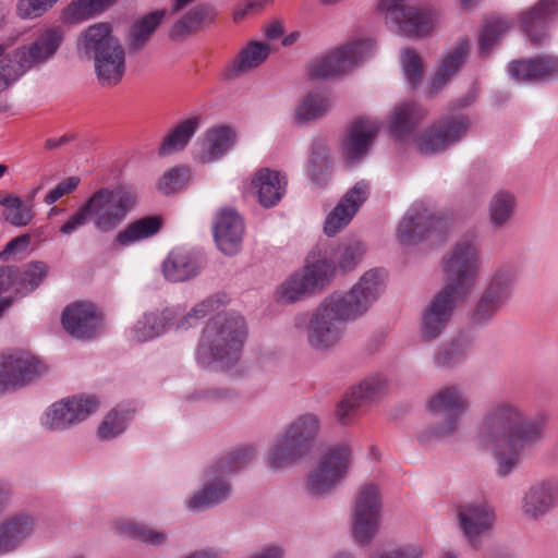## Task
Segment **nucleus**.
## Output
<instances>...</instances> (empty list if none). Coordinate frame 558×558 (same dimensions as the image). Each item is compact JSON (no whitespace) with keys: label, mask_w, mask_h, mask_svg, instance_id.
Returning <instances> with one entry per match:
<instances>
[{"label":"nucleus","mask_w":558,"mask_h":558,"mask_svg":"<svg viewBox=\"0 0 558 558\" xmlns=\"http://www.w3.org/2000/svg\"><path fill=\"white\" fill-rule=\"evenodd\" d=\"M470 120L465 116L441 117L415 137L420 154L434 156L460 143L468 134Z\"/></svg>","instance_id":"10"},{"label":"nucleus","mask_w":558,"mask_h":558,"mask_svg":"<svg viewBox=\"0 0 558 558\" xmlns=\"http://www.w3.org/2000/svg\"><path fill=\"white\" fill-rule=\"evenodd\" d=\"M352 464L351 448L347 444L326 447L316 458L304 481V489L312 497H326L347 478Z\"/></svg>","instance_id":"7"},{"label":"nucleus","mask_w":558,"mask_h":558,"mask_svg":"<svg viewBox=\"0 0 558 558\" xmlns=\"http://www.w3.org/2000/svg\"><path fill=\"white\" fill-rule=\"evenodd\" d=\"M251 446L233 449L213 462L206 470V482L187 500L192 511H203L226 501L231 495V486L227 475L245 468L254 458Z\"/></svg>","instance_id":"5"},{"label":"nucleus","mask_w":558,"mask_h":558,"mask_svg":"<svg viewBox=\"0 0 558 558\" xmlns=\"http://www.w3.org/2000/svg\"><path fill=\"white\" fill-rule=\"evenodd\" d=\"M63 39L64 33L60 26L47 27L38 32L31 43L22 45L11 52L27 73L34 69H41L52 60Z\"/></svg>","instance_id":"14"},{"label":"nucleus","mask_w":558,"mask_h":558,"mask_svg":"<svg viewBox=\"0 0 558 558\" xmlns=\"http://www.w3.org/2000/svg\"><path fill=\"white\" fill-rule=\"evenodd\" d=\"M512 24L505 17H492L486 21L480 37V50L483 54L498 44L500 38L511 28Z\"/></svg>","instance_id":"51"},{"label":"nucleus","mask_w":558,"mask_h":558,"mask_svg":"<svg viewBox=\"0 0 558 558\" xmlns=\"http://www.w3.org/2000/svg\"><path fill=\"white\" fill-rule=\"evenodd\" d=\"M459 527L468 544L477 549L496 521L494 507L486 500L471 501L458 509Z\"/></svg>","instance_id":"16"},{"label":"nucleus","mask_w":558,"mask_h":558,"mask_svg":"<svg viewBox=\"0 0 558 558\" xmlns=\"http://www.w3.org/2000/svg\"><path fill=\"white\" fill-rule=\"evenodd\" d=\"M37 519L28 513H16L0 522V556L24 546L36 533Z\"/></svg>","instance_id":"23"},{"label":"nucleus","mask_w":558,"mask_h":558,"mask_svg":"<svg viewBox=\"0 0 558 558\" xmlns=\"http://www.w3.org/2000/svg\"><path fill=\"white\" fill-rule=\"evenodd\" d=\"M234 131L226 125H218L205 132L197 142L195 158L202 163L219 160L235 142Z\"/></svg>","instance_id":"29"},{"label":"nucleus","mask_w":558,"mask_h":558,"mask_svg":"<svg viewBox=\"0 0 558 558\" xmlns=\"http://www.w3.org/2000/svg\"><path fill=\"white\" fill-rule=\"evenodd\" d=\"M442 288L430 301L423 314L422 335L426 340L437 338L446 328L456 305L463 301Z\"/></svg>","instance_id":"21"},{"label":"nucleus","mask_w":558,"mask_h":558,"mask_svg":"<svg viewBox=\"0 0 558 558\" xmlns=\"http://www.w3.org/2000/svg\"><path fill=\"white\" fill-rule=\"evenodd\" d=\"M77 49L92 60L97 81L102 87L118 85L125 73V50L112 35L109 23H96L77 39Z\"/></svg>","instance_id":"4"},{"label":"nucleus","mask_w":558,"mask_h":558,"mask_svg":"<svg viewBox=\"0 0 558 558\" xmlns=\"http://www.w3.org/2000/svg\"><path fill=\"white\" fill-rule=\"evenodd\" d=\"M441 225L436 216L422 202H415L404 214L397 227V238L404 245H413L425 240Z\"/></svg>","instance_id":"19"},{"label":"nucleus","mask_w":558,"mask_h":558,"mask_svg":"<svg viewBox=\"0 0 558 558\" xmlns=\"http://www.w3.org/2000/svg\"><path fill=\"white\" fill-rule=\"evenodd\" d=\"M380 122L372 118H361L349 126L342 142L341 153L348 163L359 162L369 150Z\"/></svg>","instance_id":"20"},{"label":"nucleus","mask_w":558,"mask_h":558,"mask_svg":"<svg viewBox=\"0 0 558 558\" xmlns=\"http://www.w3.org/2000/svg\"><path fill=\"white\" fill-rule=\"evenodd\" d=\"M177 318L174 308L149 312L143 315L130 330L131 340L142 343L153 340L170 328Z\"/></svg>","instance_id":"30"},{"label":"nucleus","mask_w":558,"mask_h":558,"mask_svg":"<svg viewBox=\"0 0 558 558\" xmlns=\"http://www.w3.org/2000/svg\"><path fill=\"white\" fill-rule=\"evenodd\" d=\"M558 17V0H538L520 15L521 26L531 43L541 45L548 38L547 27Z\"/></svg>","instance_id":"26"},{"label":"nucleus","mask_w":558,"mask_h":558,"mask_svg":"<svg viewBox=\"0 0 558 558\" xmlns=\"http://www.w3.org/2000/svg\"><path fill=\"white\" fill-rule=\"evenodd\" d=\"M46 372L32 353L14 350L0 354V389L24 386Z\"/></svg>","instance_id":"15"},{"label":"nucleus","mask_w":558,"mask_h":558,"mask_svg":"<svg viewBox=\"0 0 558 558\" xmlns=\"http://www.w3.org/2000/svg\"><path fill=\"white\" fill-rule=\"evenodd\" d=\"M331 101L323 93L308 94L296 107L294 120L298 124H304L326 114L330 109Z\"/></svg>","instance_id":"45"},{"label":"nucleus","mask_w":558,"mask_h":558,"mask_svg":"<svg viewBox=\"0 0 558 558\" xmlns=\"http://www.w3.org/2000/svg\"><path fill=\"white\" fill-rule=\"evenodd\" d=\"M58 0H19L16 14L24 20L36 19L47 12Z\"/></svg>","instance_id":"62"},{"label":"nucleus","mask_w":558,"mask_h":558,"mask_svg":"<svg viewBox=\"0 0 558 558\" xmlns=\"http://www.w3.org/2000/svg\"><path fill=\"white\" fill-rule=\"evenodd\" d=\"M517 210V197L513 192L505 189L496 191L487 203V220L493 230L507 228Z\"/></svg>","instance_id":"32"},{"label":"nucleus","mask_w":558,"mask_h":558,"mask_svg":"<svg viewBox=\"0 0 558 558\" xmlns=\"http://www.w3.org/2000/svg\"><path fill=\"white\" fill-rule=\"evenodd\" d=\"M65 331L77 339H90L101 326V315L92 303L77 302L65 307L62 314Z\"/></svg>","instance_id":"22"},{"label":"nucleus","mask_w":558,"mask_h":558,"mask_svg":"<svg viewBox=\"0 0 558 558\" xmlns=\"http://www.w3.org/2000/svg\"><path fill=\"white\" fill-rule=\"evenodd\" d=\"M381 520V497L373 483L362 485L355 496L351 532L355 542L369 543L378 533Z\"/></svg>","instance_id":"11"},{"label":"nucleus","mask_w":558,"mask_h":558,"mask_svg":"<svg viewBox=\"0 0 558 558\" xmlns=\"http://www.w3.org/2000/svg\"><path fill=\"white\" fill-rule=\"evenodd\" d=\"M508 72L519 83L555 80L558 78V57L546 54L514 61Z\"/></svg>","instance_id":"28"},{"label":"nucleus","mask_w":558,"mask_h":558,"mask_svg":"<svg viewBox=\"0 0 558 558\" xmlns=\"http://www.w3.org/2000/svg\"><path fill=\"white\" fill-rule=\"evenodd\" d=\"M26 72L21 64L16 61L12 52L8 53L0 61V94L9 89L16 83Z\"/></svg>","instance_id":"57"},{"label":"nucleus","mask_w":558,"mask_h":558,"mask_svg":"<svg viewBox=\"0 0 558 558\" xmlns=\"http://www.w3.org/2000/svg\"><path fill=\"white\" fill-rule=\"evenodd\" d=\"M366 253L365 244L356 239H348L340 242L331 253V262L335 271L347 272L353 270Z\"/></svg>","instance_id":"40"},{"label":"nucleus","mask_w":558,"mask_h":558,"mask_svg":"<svg viewBox=\"0 0 558 558\" xmlns=\"http://www.w3.org/2000/svg\"><path fill=\"white\" fill-rule=\"evenodd\" d=\"M126 420V414L119 413L117 410L111 411L98 428L99 438L110 440L117 437L125 429Z\"/></svg>","instance_id":"60"},{"label":"nucleus","mask_w":558,"mask_h":558,"mask_svg":"<svg viewBox=\"0 0 558 558\" xmlns=\"http://www.w3.org/2000/svg\"><path fill=\"white\" fill-rule=\"evenodd\" d=\"M90 221L89 213L86 204L84 203L68 220L60 227V232L63 235H71Z\"/></svg>","instance_id":"64"},{"label":"nucleus","mask_w":558,"mask_h":558,"mask_svg":"<svg viewBox=\"0 0 558 558\" xmlns=\"http://www.w3.org/2000/svg\"><path fill=\"white\" fill-rule=\"evenodd\" d=\"M384 289L385 272L369 269L350 291L328 294L307 317L296 316L294 325L300 328L306 324V341L313 351L329 352L341 343L347 324L365 315Z\"/></svg>","instance_id":"2"},{"label":"nucleus","mask_w":558,"mask_h":558,"mask_svg":"<svg viewBox=\"0 0 558 558\" xmlns=\"http://www.w3.org/2000/svg\"><path fill=\"white\" fill-rule=\"evenodd\" d=\"M318 432V417L315 414L306 413L296 417L282 434L303 452L307 453Z\"/></svg>","instance_id":"39"},{"label":"nucleus","mask_w":558,"mask_h":558,"mask_svg":"<svg viewBox=\"0 0 558 558\" xmlns=\"http://www.w3.org/2000/svg\"><path fill=\"white\" fill-rule=\"evenodd\" d=\"M162 221L157 216H146L130 222L116 235V243L128 247L157 234Z\"/></svg>","instance_id":"38"},{"label":"nucleus","mask_w":558,"mask_h":558,"mask_svg":"<svg viewBox=\"0 0 558 558\" xmlns=\"http://www.w3.org/2000/svg\"><path fill=\"white\" fill-rule=\"evenodd\" d=\"M199 128L197 117L190 118L178 124L159 147L160 155H170L183 149Z\"/></svg>","instance_id":"42"},{"label":"nucleus","mask_w":558,"mask_h":558,"mask_svg":"<svg viewBox=\"0 0 558 558\" xmlns=\"http://www.w3.org/2000/svg\"><path fill=\"white\" fill-rule=\"evenodd\" d=\"M446 276L445 289L457 298L466 299L473 291L480 277L481 252L473 239L457 241L441 259Z\"/></svg>","instance_id":"6"},{"label":"nucleus","mask_w":558,"mask_h":558,"mask_svg":"<svg viewBox=\"0 0 558 558\" xmlns=\"http://www.w3.org/2000/svg\"><path fill=\"white\" fill-rule=\"evenodd\" d=\"M364 405L352 391L338 403L336 416L341 424H349L356 416L361 407Z\"/></svg>","instance_id":"63"},{"label":"nucleus","mask_w":558,"mask_h":558,"mask_svg":"<svg viewBox=\"0 0 558 558\" xmlns=\"http://www.w3.org/2000/svg\"><path fill=\"white\" fill-rule=\"evenodd\" d=\"M428 116V110L412 100L396 105L389 114L388 129L391 136L400 143L413 138L417 125Z\"/></svg>","instance_id":"25"},{"label":"nucleus","mask_w":558,"mask_h":558,"mask_svg":"<svg viewBox=\"0 0 558 558\" xmlns=\"http://www.w3.org/2000/svg\"><path fill=\"white\" fill-rule=\"evenodd\" d=\"M199 269L198 258L184 248L172 250L162 264L165 277L172 282L187 280L196 276Z\"/></svg>","instance_id":"33"},{"label":"nucleus","mask_w":558,"mask_h":558,"mask_svg":"<svg viewBox=\"0 0 558 558\" xmlns=\"http://www.w3.org/2000/svg\"><path fill=\"white\" fill-rule=\"evenodd\" d=\"M558 507V477L548 476L532 483L523 493L520 510L530 521H538Z\"/></svg>","instance_id":"18"},{"label":"nucleus","mask_w":558,"mask_h":558,"mask_svg":"<svg viewBox=\"0 0 558 558\" xmlns=\"http://www.w3.org/2000/svg\"><path fill=\"white\" fill-rule=\"evenodd\" d=\"M227 302L226 295H213L197 303L181 320L178 323V329H187L195 326L207 315L218 311Z\"/></svg>","instance_id":"50"},{"label":"nucleus","mask_w":558,"mask_h":558,"mask_svg":"<svg viewBox=\"0 0 558 558\" xmlns=\"http://www.w3.org/2000/svg\"><path fill=\"white\" fill-rule=\"evenodd\" d=\"M121 530L130 537L150 545H160L167 539L163 532L155 531L142 523L126 522L122 524Z\"/></svg>","instance_id":"56"},{"label":"nucleus","mask_w":558,"mask_h":558,"mask_svg":"<svg viewBox=\"0 0 558 558\" xmlns=\"http://www.w3.org/2000/svg\"><path fill=\"white\" fill-rule=\"evenodd\" d=\"M470 52L469 43L460 40L441 60L430 82L429 94L438 93L462 68Z\"/></svg>","instance_id":"36"},{"label":"nucleus","mask_w":558,"mask_h":558,"mask_svg":"<svg viewBox=\"0 0 558 558\" xmlns=\"http://www.w3.org/2000/svg\"><path fill=\"white\" fill-rule=\"evenodd\" d=\"M330 171V149L323 141H315L311 148L307 173L313 182L322 185L325 183Z\"/></svg>","instance_id":"43"},{"label":"nucleus","mask_w":558,"mask_h":558,"mask_svg":"<svg viewBox=\"0 0 558 558\" xmlns=\"http://www.w3.org/2000/svg\"><path fill=\"white\" fill-rule=\"evenodd\" d=\"M116 1L117 0H76L65 8L62 19L66 23L75 24L102 12Z\"/></svg>","instance_id":"46"},{"label":"nucleus","mask_w":558,"mask_h":558,"mask_svg":"<svg viewBox=\"0 0 558 558\" xmlns=\"http://www.w3.org/2000/svg\"><path fill=\"white\" fill-rule=\"evenodd\" d=\"M379 8L388 26L399 35L421 38L436 27V14L425 7L407 4L404 0H380Z\"/></svg>","instance_id":"9"},{"label":"nucleus","mask_w":558,"mask_h":558,"mask_svg":"<svg viewBox=\"0 0 558 558\" xmlns=\"http://www.w3.org/2000/svg\"><path fill=\"white\" fill-rule=\"evenodd\" d=\"M471 351V341L465 337H458L450 343L441 347L434 355L436 367H453L463 362Z\"/></svg>","instance_id":"44"},{"label":"nucleus","mask_w":558,"mask_h":558,"mask_svg":"<svg viewBox=\"0 0 558 558\" xmlns=\"http://www.w3.org/2000/svg\"><path fill=\"white\" fill-rule=\"evenodd\" d=\"M58 0H19L16 14L24 20L36 19L47 12Z\"/></svg>","instance_id":"61"},{"label":"nucleus","mask_w":558,"mask_h":558,"mask_svg":"<svg viewBox=\"0 0 558 558\" xmlns=\"http://www.w3.org/2000/svg\"><path fill=\"white\" fill-rule=\"evenodd\" d=\"M300 274L313 294L324 290L336 275L332 263L315 251L308 254Z\"/></svg>","instance_id":"34"},{"label":"nucleus","mask_w":558,"mask_h":558,"mask_svg":"<svg viewBox=\"0 0 558 558\" xmlns=\"http://www.w3.org/2000/svg\"><path fill=\"white\" fill-rule=\"evenodd\" d=\"M244 235V223L239 214L231 208L221 209L214 222V238L218 248L227 255L235 254Z\"/></svg>","instance_id":"27"},{"label":"nucleus","mask_w":558,"mask_h":558,"mask_svg":"<svg viewBox=\"0 0 558 558\" xmlns=\"http://www.w3.org/2000/svg\"><path fill=\"white\" fill-rule=\"evenodd\" d=\"M518 277L519 270L515 265L510 263L499 264L493 269L483 292L505 305L513 294Z\"/></svg>","instance_id":"35"},{"label":"nucleus","mask_w":558,"mask_h":558,"mask_svg":"<svg viewBox=\"0 0 558 558\" xmlns=\"http://www.w3.org/2000/svg\"><path fill=\"white\" fill-rule=\"evenodd\" d=\"M549 420L547 412L527 416L513 400L493 402L478 426L477 446L494 457L496 474L507 477L519 466L522 451L544 439Z\"/></svg>","instance_id":"1"},{"label":"nucleus","mask_w":558,"mask_h":558,"mask_svg":"<svg viewBox=\"0 0 558 558\" xmlns=\"http://www.w3.org/2000/svg\"><path fill=\"white\" fill-rule=\"evenodd\" d=\"M209 11L203 7H196L178 21L172 31L171 37L178 38L195 32L208 17Z\"/></svg>","instance_id":"55"},{"label":"nucleus","mask_w":558,"mask_h":558,"mask_svg":"<svg viewBox=\"0 0 558 558\" xmlns=\"http://www.w3.org/2000/svg\"><path fill=\"white\" fill-rule=\"evenodd\" d=\"M190 180V171L185 168H173L166 172L158 183V189L165 194L182 190Z\"/></svg>","instance_id":"59"},{"label":"nucleus","mask_w":558,"mask_h":558,"mask_svg":"<svg viewBox=\"0 0 558 558\" xmlns=\"http://www.w3.org/2000/svg\"><path fill=\"white\" fill-rule=\"evenodd\" d=\"M47 265L43 262H33L27 264L22 271L16 269V283H14V293L16 295H26L33 292L47 275Z\"/></svg>","instance_id":"48"},{"label":"nucleus","mask_w":558,"mask_h":558,"mask_svg":"<svg viewBox=\"0 0 558 558\" xmlns=\"http://www.w3.org/2000/svg\"><path fill=\"white\" fill-rule=\"evenodd\" d=\"M0 205L5 208L4 220L15 227L27 226L34 217L31 205L13 194H0Z\"/></svg>","instance_id":"47"},{"label":"nucleus","mask_w":558,"mask_h":558,"mask_svg":"<svg viewBox=\"0 0 558 558\" xmlns=\"http://www.w3.org/2000/svg\"><path fill=\"white\" fill-rule=\"evenodd\" d=\"M386 390L387 380L380 375H372L351 389L363 404L379 398Z\"/></svg>","instance_id":"53"},{"label":"nucleus","mask_w":558,"mask_h":558,"mask_svg":"<svg viewBox=\"0 0 558 558\" xmlns=\"http://www.w3.org/2000/svg\"><path fill=\"white\" fill-rule=\"evenodd\" d=\"M401 66L408 83L413 88L417 87L422 82L424 69L422 59L414 49L405 48L402 50Z\"/></svg>","instance_id":"54"},{"label":"nucleus","mask_w":558,"mask_h":558,"mask_svg":"<svg viewBox=\"0 0 558 558\" xmlns=\"http://www.w3.org/2000/svg\"><path fill=\"white\" fill-rule=\"evenodd\" d=\"M371 40H359L338 47L326 56L314 60L308 69L310 76L325 80L352 70L373 52Z\"/></svg>","instance_id":"12"},{"label":"nucleus","mask_w":558,"mask_h":558,"mask_svg":"<svg viewBox=\"0 0 558 558\" xmlns=\"http://www.w3.org/2000/svg\"><path fill=\"white\" fill-rule=\"evenodd\" d=\"M368 192L369 185L365 181H360L350 189L327 216L324 232L328 236H332L343 229L352 220L360 206L366 201Z\"/></svg>","instance_id":"24"},{"label":"nucleus","mask_w":558,"mask_h":558,"mask_svg":"<svg viewBox=\"0 0 558 558\" xmlns=\"http://www.w3.org/2000/svg\"><path fill=\"white\" fill-rule=\"evenodd\" d=\"M252 185L260 205L269 208L277 205L284 195L287 180L280 172L264 168L256 172Z\"/></svg>","instance_id":"31"},{"label":"nucleus","mask_w":558,"mask_h":558,"mask_svg":"<svg viewBox=\"0 0 558 558\" xmlns=\"http://www.w3.org/2000/svg\"><path fill=\"white\" fill-rule=\"evenodd\" d=\"M306 453L281 434L268 452L267 463L272 470H279L296 463Z\"/></svg>","instance_id":"41"},{"label":"nucleus","mask_w":558,"mask_h":558,"mask_svg":"<svg viewBox=\"0 0 558 558\" xmlns=\"http://www.w3.org/2000/svg\"><path fill=\"white\" fill-rule=\"evenodd\" d=\"M98 402L92 397H72L51 404L45 412L41 423L51 430L65 429L84 421L96 411Z\"/></svg>","instance_id":"17"},{"label":"nucleus","mask_w":558,"mask_h":558,"mask_svg":"<svg viewBox=\"0 0 558 558\" xmlns=\"http://www.w3.org/2000/svg\"><path fill=\"white\" fill-rule=\"evenodd\" d=\"M271 47L263 41H248L228 68V76L236 77L251 72L266 61Z\"/></svg>","instance_id":"37"},{"label":"nucleus","mask_w":558,"mask_h":558,"mask_svg":"<svg viewBox=\"0 0 558 558\" xmlns=\"http://www.w3.org/2000/svg\"><path fill=\"white\" fill-rule=\"evenodd\" d=\"M429 412L438 418L434 428L436 436L451 435L460 423L462 415L469 410L470 403L460 386L441 387L428 401Z\"/></svg>","instance_id":"13"},{"label":"nucleus","mask_w":558,"mask_h":558,"mask_svg":"<svg viewBox=\"0 0 558 558\" xmlns=\"http://www.w3.org/2000/svg\"><path fill=\"white\" fill-rule=\"evenodd\" d=\"M502 306L501 302L482 292L472 314L473 323L478 325L487 324Z\"/></svg>","instance_id":"58"},{"label":"nucleus","mask_w":558,"mask_h":558,"mask_svg":"<svg viewBox=\"0 0 558 558\" xmlns=\"http://www.w3.org/2000/svg\"><path fill=\"white\" fill-rule=\"evenodd\" d=\"M313 294L300 271L291 275L279 288L278 300L282 303H293Z\"/></svg>","instance_id":"52"},{"label":"nucleus","mask_w":558,"mask_h":558,"mask_svg":"<svg viewBox=\"0 0 558 558\" xmlns=\"http://www.w3.org/2000/svg\"><path fill=\"white\" fill-rule=\"evenodd\" d=\"M165 16L163 11H156L149 13L137 23L131 29L129 46L133 50H138L145 46L150 38L151 34L160 25Z\"/></svg>","instance_id":"49"},{"label":"nucleus","mask_w":558,"mask_h":558,"mask_svg":"<svg viewBox=\"0 0 558 558\" xmlns=\"http://www.w3.org/2000/svg\"><path fill=\"white\" fill-rule=\"evenodd\" d=\"M137 201L134 190L119 185L104 187L85 202L95 231L101 234L113 232L126 218Z\"/></svg>","instance_id":"8"},{"label":"nucleus","mask_w":558,"mask_h":558,"mask_svg":"<svg viewBox=\"0 0 558 558\" xmlns=\"http://www.w3.org/2000/svg\"><path fill=\"white\" fill-rule=\"evenodd\" d=\"M246 338L247 326L241 315L217 314L207 323L198 343V365L204 368L230 366L240 359Z\"/></svg>","instance_id":"3"}]
</instances>
